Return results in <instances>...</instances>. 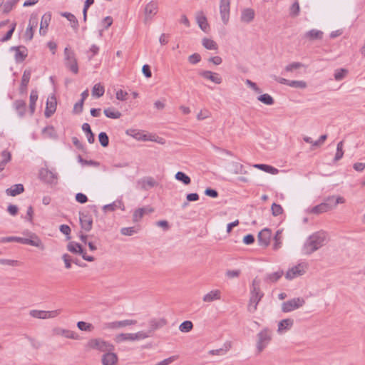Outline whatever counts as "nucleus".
Instances as JSON below:
<instances>
[{"label": "nucleus", "mask_w": 365, "mask_h": 365, "mask_svg": "<svg viewBox=\"0 0 365 365\" xmlns=\"http://www.w3.org/2000/svg\"><path fill=\"white\" fill-rule=\"evenodd\" d=\"M344 202L345 200L342 197H338L336 199L334 196L329 197L324 202L310 208L309 212L317 215L327 212L335 207L337 204H342Z\"/></svg>", "instance_id": "1"}, {"label": "nucleus", "mask_w": 365, "mask_h": 365, "mask_svg": "<svg viewBox=\"0 0 365 365\" xmlns=\"http://www.w3.org/2000/svg\"><path fill=\"white\" fill-rule=\"evenodd\" d=\"M16 242L24 245H29L31 246H34L36 247H40L43 249V246L42 245L41 240L40 238L36 235L35 234H32L31 238H24L20 237H4L0 239V242L6 243V242Z\"/></svg>", "instance_id": "2"}, {"label": "nucleus", "mask_w": 365, "mask_h": 365, "mask_svg": "<svg viewBox=\"0 0 365 365\" xmlns=\"http://www.w3.org/2000/svg\"><path fill=\"white\" fill-rule=\"evenodd\" d=\"M326 239V234L323 232H319L312 235L307 244L304 249L306 253L309 254L320 247Z\"/></svg>", "instance_id": "3"}, {"label": "nucleus", "mask_w": 365, "mask_h": 365, "mask_svg": "<svg viewBox=\"0 0 365 365\" xmlns=\"http://www.w3.org/2000/svg\"><path fill=\"white\" fill-rule=\"evenodd\" d=\"M259 285L260 279L256 277L252 282V296L249 305L250 311L254 312L257 309V306L263 296V294L260 292Z\"/></svg>", "instance_id": "4"}, {"label": "nucleus", "mask_w": 365, "mask_h": 365, "mask_svg": "<svg viewBox=\"0 0 365 365\" xmlns=\"http://www.w3.org/2000/svg\"><path fill=\"white\" fill-rule=\"evenodd\" d=\"M63 54L66 67L73 73L77 74L78 73V65L75 52L71 48L66 47Z\"/></svg>", "instance_id": "5"}, {"label": "nucleus", "mask_w": 365, "mask_h": 365, "mask_svg": "<svg viewBox=\"0 0 365 365\" xmlns=\"http://www.w3.org/2000/svg\"><path fill=\"white\" fill-rule=\"evenodd\" d=\"M87 347L105 353L107 351H113L114 350V346L113 344L101 339H90L87 343Z\"/></svg>", "instance_id": "6"}, {"label": "nucleus", "mask_w": 365, "mask_h": 365, "mask_svg": "<svg viewBox=\"0 0 365 365\" xmlns=\"http://www.w3.org/2000/svg\"><path fill=\"white\" fill-rule=\"evenodd\" d=\"M61 312V309H56L52 311H44L32 309L30 311L29 314L31 317L36 319H46L50 318H55L58 317Z\"/></svg>", "instance_id": "7"}, {"label": "nucleus", "mask_w": 365, "mask_h": 365, "mask_svg": "<svg viewBox=\"0 0 365 365\" xmlns=\"http://www.w3.org/2000/svg\"><path fill=\"white\" fill-rule=\"evenodd\" d=\"M149 337V334L145 331H138L135 334H120L116 336V341L118 342L123 341H135L140 339H144Z\"/></svg>", "instance_id": "8"}, {"label": "nucleus", "mask_w": 365, "mask_h": 365, "mask_svg": "<svg viewBox=\"0 0 365 365\" xmlns=\"http://www.w3.org/2000/svg\"><path fill=\"white\" fill-rule=\"evenodd\" d=\"M67 249L69 252L74 254H81L84 260L88 262H93L95 258L92 256L87 255V254L83 251L81 245L79 243L70 242L67 245Z\"/></svg>", "instance_id": "9"}, {"label": "nucleus", "mask_w": 365, "mask_h": 365, "mask_svg": "<svg viewBox=\"0 0 365 365\" xmlns=\"http://www.w3.org/2000/svg\"><path fill=\"white\" fill-rule=\"evenodd\" d=\"M79 220L81 228L85 231L88 232L92 229L93 217L88 212H80Z\"/></svg>", "instance_id": "10"}, {"label": "nucleus", "mask_w": 365, "mask_h": 365, "mask_svg": "<svg viewBox=\"0 0 365 365\" xmlns=\"http://www.w3.org/2000/svg\"><path fill=\"white\" fill-rule=\"evenodd\" d=\"M304 304L302 298H295L284 302L282 304V310L284 312H289L294 310Z\"/></svg>", "instance_id": "11"}, {"label": "nucleus", "mask_w": 365, "mask_h": 365, "mask_svg": "<svg viewBox=\"0 0 365 365\" xmlns=\"http://www.w3.org/2000/svg\"><path fill=\"white\" fill-rule=\"evenodd\" d=\"M306 272V265L304 264H299L297 266H294L289 269L286 274L285 277L287 279H292L295 277H297L299 276H301L304 274Z\"/></svg>", "instance_id": "12"}, {"label": "nucleus", "mask_w": 365, "mask_h": 365, "mask_svg": "<svg viewBox=\"0 0 365 365\" xmlns=\"http://www.w3.org/2000/svg\"><path fill=\"white\" fill-rule=\"evenodd\" d=\"M39 176L41 180L47 183L53 184L57 181V174L47 168H42L40 170Z\"/></svg>", "instance_id": "13"}, {"label": "nucleus", "mask_w": 365, "mask_h": 365, "mask_svg": "<svg viewBox=\"0 0 365 365\" xmlns=\"http://www.w3.org/2000/svg\"><path fill=\"white\" fill-rule=\"evenodd\" d=\"M11 50L15 51L14 58L16 63L23 62L28 56L27 48L24 46H12Z\"/></svg>", "instance_id": "14"}, {"label": "nucleus", "mask_w": 365, "mask_h": 365, "mask_svg": "<svg viewBox=\"0 0 365 365\" xmlns=\"http://www.w3.org/2000/svg\"><path fill=\"white\" fill-rule=\"evenodd\" d=\"M272 231L265 228L259 232L258 235V242L261 246L267 247L271 241Z\"/></svg>", "instance_id": "15"}, {"label": "nucleus", "mask_w": 365, "mask_h": 365, "mask_svg": "<svg viewBox=\"0 0 365 365\" xmlns=\"http://www.w3.org/2000/svg\"><path fill=\"white\" fill-rule=\"evenodd\" d=\"M158 12V4L155 1L149 2L145 8V21H148L152 19V18Z\"/></svg>", "instance_id": "16"}, {"label": "nucleus", "mask_w": 365, "mask_h": 365, "mask_svg": "<svg viewBox=\"0 0 365 365\" xmlns=\"http://www.w3.org/2000/svg\"><path fill=\"white\" fill-rule=\"evenodd\" d=\"M148 324L150 328L148 331L145 332L149 334V336H150L155 330L164 327L166 322L163 319H152L149 321Z\"/></svg>", "instance_id": "17"}, {"label": "nucleus", "mask_w": 365, "mask_h": 365, "mask_svg": "<svg viewBox=\"0 0 365 365\" xmlns=\"http://www.w3.org/2000/svg\"><path fill=\"white\" fill-rule=\"evenodd\" d=\"M56 98L54 96L47 99L46 107L44 112L46 118H50L56 112Z\"/></svg>", "instance_id": "18"}, {"label": "nucleus", "mask_w": 365, "mask_h": 365, "mask_svg": "<svg viewBox=\"0 0 365 365\" xmlns=\"http://www.w3.org/2000/svg\"><path fill=\"white\" fill-rule=\"evenodd\" d=\"M38 25V18L36 16H31L29 26L25 31V38L27 41H31L34 37V29Z\"/></svg>", "instance_id": "19"}, {"label": "nucleus", "mask_w": 365, "mask_h": 365, "mask_svg": "<svg viewBox=\"0 0 365 365\" xmlns=\"http://www.w3.org/2000/svg\"><path fill=\"white\" fill-rule=\"evenodd\" d=\"M230 1L221 0L220 1V14L221 17L225 24H227L229 19Z\"/></svg>", "instance_id": "20"}, {"label": "nucleus", "mask_w": 365, "mask_h": 365, "mask_svg": "<svg viewBox=\"0 0 365 365\" xmlns=\"http://www.w3.org/2000/svg\"><path fill=\"white\" fill-rule=\"evenodd\" d=\"M31 71L29 69H26L22 75L21 82L19 87V93L21 94L26 93L27 91V86L31 78Z\"/></svg>", "instance_id": "21"}, {"label": "nucleus", "mask_w": 365, "mask_h": 365, "mask_svg": "<svg viewBox=\"0 0 365 365\" xmlns=\"http://www.w3.org/2000/svg\"><path fill=\"white\" fill-rule=\"evenodd\" d=\"M137 321L133 319H125L123 321H116L110 322L108 324L110 329H119L121 327L136 324Z\"/></svg>", "instance_id": "22"}, {"label": "nucleus", "mask_w": 365, "mask_h": 365, "mask_svg": "<svg viewBox=\"0 0 365 365\" xmlns=\"http://www.w3.org/2000/svg\"><path fill=\"white\" fill-rule=\"evenodd\" d=\"M117 361L118 356L112 351H107L102 356L103 365H115Z\"/></svg>", "instance_id": "23"}, {"label": "nucleus", "mask_w": 365, "mask_h": 365, "mask_svg": "<svg viewBox=\"0 0 365 365\" xmlns=\"http://www.w3.org/2000/svg\"><path fill=\"white\" fill-rule=\"evenodd\" d=\"M51 19V15L50 13H46L42 16L39 29L40 35L44 36L46 34Z\"/></svg>", "instance_id": "24"}, {"label": "nucleus", "mask_w": 365, "mask_h": 365, "mask_svg": "<svg viewBox=\"0 0 365 365\" xmlns=\"http://www.w3.org/2000/svg\"><path fill=\"white\" fill-rule=\"evenodd\" d=\"M196 19L200 29L205 32H207L210 29V25L205 14L202 12H198L196 15Z\"/></svg>", "instance_id": "25"}, {"label": "nucleus", "mask_w": 365, "mask_h": 365, "mask_svg": "<svg viewBox=\"0 0 365 365\" xmlns=\"http://www.w3.org/2000/svg\"><path fill=\"white\" fill-rule=\"evenodd\" d=\"M259 341L257 343V349L261 352L270 340L269 334L266 331H262L258 335Z\"/></svg>", "instance_id": "26"}, {"label": "nucleus", "mask_w": 365, "mask_h": 365, "mask_svg": "<svg viewBox=\"0 0 365 365\" xmlns=\"http://www.w3.org/2000/svg\"><path fill=\"white\" fill-rule=\"evenodd\" d=\"M14 108L17 112L19 116L22 118L25 115L26 110V103L23 100H16L14 102Z\"/></svg>", "instance_id": "27"}, {"label": "nucleus", "mask_w": 365, "mask_h": 365, "mask_svg": "<svg viewBox=\"0 0 365 365\" xmlns=\"http://www.w3.org/2000/svg\"><path fill=\"white\" fill-rule=\"evenodd\" d=\"M24 191V187L22 184H16L6 190V194L9 196H16Z\"/></svg>", "instance_id": "28"}, {"label": "nucleus", "mask_w": 365, "mask_h": 365, "mask_svg": "<svg viewBox=\"0 0 365 365\" xmlns=\"http://www.w3.org/2000/svg\"><path fill=\"white\" fill-rule=\"evenodd\" d=\"M38 91L36 90H32L29 96V113L31 115H33L36 110V103L38 100Z\"/></svg>", "instance_id": "29"}, {"label": "nucleus", "mask_w": 365, "mask_h": 365, "mask_svg": "<svg viewBox=\"0 0 365 365\" xmlns=\"http://www.w3.org/2000/svg\"><path fill=\"white\" fill-rule=\"evenodd\" d=\"M117 208H120L122 210H125V206H124V204L122 200H117L110 204L106 205L103 207V210L105 212H108V211L112 212V211L115 210Z\"/></svg>", "instance_id": "30"}, {"label": "nucleus", "mask_w": 365, "mask_h": 365, "mask_svg": "<svg viewBox=\"0 0 365 365\" xmlns=\"http://www.w3.org/2000/svg\"><path fill=\"white\" fill-rule=\"evenodd\" d=\"M56 333L57 334L62 335L67 339H78V334H76L75 331H71V330L58 329L56 330Z\"/></svg>", "instance_id": "31"}, {"label": "nucleus", "mask_w": 365, "mask_h": 365, "mask_svg": "<svg viewBox=\"0 0 365 365\" xmlns=\"http://www.w3.org/2000/svg\"><path fill=\"white\" fill-rule=\"evenodd\" d=\"M202 76L215 83H220L222 81V78L219 76V75L212 71H204L202 73Z\"/></svg>", "instance_id": "32"}, {"label": "nucleus", "mask_w": 365, "mask_h": 365, "mask_svg": "<svg viewBox=\"0 0 365 365\" xmlns=\"http://www.w3.org/2000/svg\"><path fill=\"white\" fill-rule=\"evenodd\" d=\"M82 130L86 134L88 142L91 144L93 143L95 141V135L91 129L90 125L88 123H84L82 125Z\"/></svg>", "instance_id": "33"}, {"label": "nucleus", "mask_w": 365, "mask_h": 365, "mask_svg": "<svg viewBox=\"0 0 365 365\" xmlns=\"http://www.w3.org/2000/svg\"><path fill=\"white\" fill-rule=\"evenodd\" d=\"M103 113L107 118L112 119H118L121 116V113L113 108H106Z\"/></svg>", "instance_id": "34"}, {"label": "nucleus", "mask_w": 365, "mask_h": 365, "mask_svg": "<svg viewBox=\"0 0 365 365\" xmlns=\"http://www.w3.org/2000/svg\"><path fill=\"white\" fill-rule=\"evenodd\" d=\"M61 16L66 18L71 23L73 29L77 30L79 26L78 21L76 17L71 13L63 12Z\"/></svg>", "instance_id": "35"}, {"label": "nucleus", "mask_w": 365, "mask_h": 365, "mask_svg": "<svg viewBox=\"0 0 365 365\" xmlns=\"http://www.w3.org/2000/svg\"><path fill=\"white\" fill-rule=\"evenodd\" d=\"M221 292L220 290H212L204 297V301L206 302H210L216 299H220Z\"/></svg>", "instance_id": "36"}, {"label": "nucleus", "mask_w": 365, "mask_h": 365, "mask_svg": "<svg viewBox=\"0 0 365 365\" xmlns=\"http://www.w3.org/2000/svg\"><path fill=\"white\" fill-rule=\"evenodd\" d=\"M139 183H141V187L143 190H148V187H153L157 185V182L151 177L142 179Z\"/></svg>", "instance_id": "37"}, {"label": "nucleus", "mask_w": 365, "mask_h": 365, "mask_svg": "<svg viewBox=\"0 0 365 365\" xmlns=\"http://www.w3.org/2000/svg\"><path fill=\"white\" fill-rule=\"evenodd\" d=\"M202 45L208 50L216 51L218 49L217 43L212 39L205 38L202 39Z\"/></svg>", "instance_id": "38"}, {"label": "nucleus", "mask_w": 365, "mask_h": 365, "mask_svg": "<svg viewBox=\"0 0 365 365\" xmlns=\"http://www.w3.org/2000/svg\"><path fill=\"white\" fill-rule=\"evenodd\" d=\"M254 16H255L254 10L252 9H247L242 11L241 19H242V21H243L245 22H249V21H251L254 19Z\"/></svg>", "instance_id": "39"}, {"label": "nucleus", "mask_w": 365, "mask_h": 365, "mask_svg": "<svg viewBox=\"0 0 365 365\" xmlns=\"http://www.w3.org/2000/svg\"><path fill=\"white\" fill-rule=\"evenodd\" d=\"M284 274L283 271H278L267 276L265 281L269 283L275 282L279 280Z\"/></svg>", "instance_id": "40"}, {"label": "nucleus", "mask_w": 365, "mask_h": 365, "mask_svg": "<svg viewBox=\"0 0 365 365\" xmlns=\"http://www.w3.org/2000/svg\"><path fill=\"white\" fill-rule=\"evenodd\" d=\"M126 133L139 140H148L145 135L142 134L141 133L135 129L127 130Z\"/></svg>", "instance_id": "41"}, {"label": "nucleus", "mask_w": 365, "mask_h": 365, "mask_svg": "<svg viewBox=\"0 0 365 365\" xmlns=\"http://www.w3.org/2000/svg\"><path fill=\"white\" fill-rule=\"evenodd\" d=\"M255 168H257L267 173H269L271 174L275 175L278 173V170L272 166L264 165V164H257L255 165Z\"/></svg>", "instance_id": "42"}, {"label": "nucleus", "mask_w": 365, "mask_h": 365, "mask_svg": "<svg viewBox=\"0 0 365 365\" xmlns=\"http://www.w3.org/2000/svg\"><path fill=\"white\" fill-rule=\"evenodd\" d=\"M105 92L104 87L101 86L100 83H96L94 85L92 89V95L95 96L98 98L103 96Z\"/></svg>", "instance_id": "43"}, {"label": "nucleus", "mask_w": 365, "mask_h": 365, "mask_svg": "<svg viewBox=\"0 0 365 365\" xmlns=\"http://www.w3.org/2000/svg\"><path fill=\"white\" fill-rule=\"evenodd\" d=\"M292 324H293L292 319H284L279 323L278 331H282L284 330L289 329L292 326Z\"/></svg>", "instance_id": "44"}, {"label": "nucleus", "mask_w": 365, "mask_h": 365, "mask_svg": "<svg viewBox=\"0 0 365 365\" xmlns=\"http://www.w3.org/2000/svg\"><path fill=\"white\" fill-rule=\"evenodd\" d=\"M18 1L19 0H9L4 4L3 3V12L5 14L10 12L13 9L14 6L16 4Z\"/></svg>", "instance_id": "45"}, {"label": "nucleus", "mask_w": 365, "mask_h": 365, "mask_svg": "<svg viewBox=\"0 0 365 365\" xmlns=\"http://www.w3.org/2000/svg\"><path fill=\"white\" fill-rule=\"evenodd\" d=\"M144 216V210L143 208L136 209L133 214V221L134 222H139Z\"/></svg>", "instance_id": "46"}, {"label": "nucleus", "mask_w": 365, "mask_h": 365, "mask_svg": "<svg viewBox=\"0 0 365 365\" xmlns=\"http://www.w3.org/2000/svg\"><path fill=\"white\" fill-rule=\"evenodd\" d=\"M138 232V229L134 227H123L120 229V233L125 236H132Z\"/></svg>", "instance_id": "47"}, {"label": "nucleus", "mask_w": 365, "mask_h": 365, "mask_svg": "<svg viewBox=\"0 0 365 365\" xmlns=\"http://www.w3.org/2000/svg\"><path fill=\"white\" fill-rule=\"evenodd\" d=\"M78 328L81 331H91L93 330V327L91 324L80 321L77 323Z\"/></svg>", "instance_id": "48"}, {"label": "nucleus", "mask_w": 365, "mask_h": 365, "mask_svg": "<svg viewBox=\"0 0 365 365\" xmlns=\"http://www.w3.org/2000/svg\"><path fill=\"white\" fill-rule=\"evenodd\" d=\"M274 243L273 245V249L276 250H278L281 247V244H282V231L281 230L277 231L276 235L274 237Z\"/></svg>", "instance_id": "49"}, {"label": "nucleus", "mask_w": 365, "mask_h": 365, "mask_svg": "<svg viewBox=\"0 0 365 365\" xmlns=\"http://www.w3.org/2000/svg\"><path fill=\"white\" fill-rule=\"evenodd\" d=\"M98 140H99L101 145L104 148L107 147L109 144L108 136L106 134V133H105V132H101L99 133Z\"/></svg>", "instance_id": "50"}, {"label": "nucleus", "mask_w": 365, "mask_h": 365, "mask_svg": "<svg viewBox=\"0 0 365 365\" xmlns=\"http://www.w3.org/2000/svg\"><path fill=\"white\" fill-rule=\"evenodd\" d=\"M42 133L47 135L49 138L56 137L55 129L53 125H48L42 130Z\"/></svg>", "instance_id": "51"}, {"label": "nucleus", "mask_w": 365, "mask_h": 365, "mask_svg": "<svg viewBox=\"0 0 365 365\" xmlns=\"http://www.w3.org/2000/svg\"><path fill=\"white\" fill-rule=\"evenodd\" d=\"M322 32L317 30H312L307 33L306 36L310 39H318L322 37Z\"/></svg>", "instance_id": "52"}, {"label": "nucleus", "mask_w": 365, "mask_h": 365, "mask_svg": "<svg viewBox=\"0 0 365 365\" xmlns=\"http://www.w3.org/2000/svg\"><path fill=\"white\" fill-rule=\"evenodd\" d=\"M287 85L291 87L299 88H304L307 87L306 82L302 81H291L290 82L287 83Z\"/></svg>", "instance_id": "53"}, {"label": "nucleus", "mask_w": 365, "mask_h": 365, "mask_svg": "<svg viewBox=\"0 0 365 365\" xmlns=\"http://www.w3.org/2000/svg\"><path fill=\"white\" fill-rule=\"evenodd\" d=\"M0 264L17 267L20 265V262L14 259H0Z\"/></svg>", "instance_id": "54"}, {"label": "nucleus", "mask_w": 365, "mask_h": 365, "mask_svg": "<svg viewBox=\"0 0 365 365\" xmlns=\"http://www.w3.org/2000/svg\"><path fill=\"white\" fill-rule=\"evenodd\" d=\"M1 156L3 158L2 160L0 161L1 163H3V165L6 167V165L11 160V155L10 152L7 150H4L1 153Z\"/></svg>", "instance_id": "55"}, {"label": "nucleus", "mask_w": 365, "mask_h": 365, "mask_svg": "<svg viewBox=\"0 0 365 365\" xmlns=\"http://www.w3.org/2000/svg\"><path fill=\"white\" fill-rule=\"evenodd\" d=\"M78 161L83 165H92L94 167H98L100 165V163L97 161H94L92 160H84L82 158V157L81 155L78 156Z\"/></svg>", "instance_id": "56"}, {"label": "nucleus", "mask_w": 365, "mask_h": 365, "mask_svg": "<svg viewBox=\"0 0 365 365\" xmlns=\"http://www.w3.org/2000/svg\"><path fill=\"white\" fill-rule=\"evenodd\" d=\"M259 101H260L261 102L267 104V105H271L273 103V99L272 98L268 95V94H263V95H261L259 98H258Z\"/></svg>", "instance_id": "57"}, {"label": "nucleus", "mask_w": 365, "mask_h": 365, "mask_svg": "<svg viewBox=\"0 0 365 365\" xmlns=\"http://www.w3.org/2000/svg\"><path fill=\"white\" fill-rule=\"evenodd\" d=\"M271 209H272V215L274 216L279 215L283 212V209H282V206L278 204H276V203H274L272 205Z\"/></svg>", "instance_id": "58"}, {"label": "nucleus", "mask_w": 365, "mask_h": 365, "mask_svg": "<svg viewBox=\"0 0 365 365\" xmlns=\"http://www.w3.org/2000/svg\"><path fill=\"white\" fill-rule=\"evenodd\" d=\"M15 27H16V24H13L11 26V28L6 32L5 36L1 38V41L4 42V41L9 40L13 35V33L15 30Z\"/></svg>", "instance_id": "59"}, {"label": "nucleus", "mask_w": 365, "mask_h": 365, "mask_svg": "<svg viewBox=\"0 0 365 365\" xmlns=\"http://www.w3.org/2000/svg\"><path fill=\"white\" fill-rule=\"evenodd\" d=\"M83 103L84 102L83 101H79L78 102L76 103L73 106V112L76 114H79L82 113L83 108Z\"/></svg>", "instance_id": "60"}, {"label": "nucleus", "mask_w": 365, "mask_h": 365, "mask_svg": "<svg viewBox=\"0 0 365 365\" xmlns=\"http://www.w3.org/2000/svg\"><path fill=\"white\" fill-rule=\"evenodd\" d=\"M210 115H211V113L210 110H208L207 109H203V110H201L200 111V113H198L197 118L199 120H204V119L208 118L209 117H210Z\"/></svg>", "instance_id": "61"}, {"label": "nucleus", "mask_w": 365, "mask_h": 365, "mask_svg": "<svg viewBox=\"0 0 365 365\" xmlns=\"http://www.w3.org/2000/svg\"><path fill=\"white\" fill-rule=\"evenodd\" d=\"M62 259L64 262L65 267L66 269H70L71 267V262H73L71 257L68 254H64L62 256Z\"/></svg>", "instance_id": "62"}, {"label": "nucleus", "mask_w": 365, "mask_h": 365, "mask_svg": "<svg viewBox=\"0 0 365 365\" xmlns=\"http://www.w3.org/2000/svg\"><path fill=\"white\" fill-rule=\"evenodd\" d=\"M347 73V71L346 69H339L337 70L335 73L334 77L336 81H340L345 77Z\"/></svg>", "instance_id": "63"}, {"label": "nucleus", "mask_w": 365, "mask_h": 365, "mask_svg": "<svg viewBox=\"0 0 365 365\" xmlns=\"http://www.w3.org/2000/svg\"><path fill=\"white\" fill-rule=\"evenodd\" d=\"M76 200L79 203L83 204L88 202V197L85 194L78 192L76 195Z\"/></svg>", "instance_id": "64"}]
</instances>
